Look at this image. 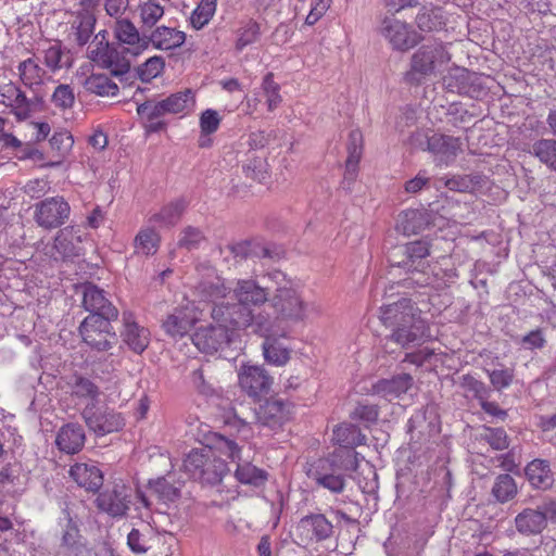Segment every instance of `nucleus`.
I'll return each mask as SVG.
<instances>
[{
    "instance_id": "nucleus-1",
    "label": "nucleus",
    "mask_w": 556,
    "mask_h": 556,
    "mask_svg": "<svg viewBox=\"0 0 556 556\" xmlns=\"http://www.w3.org/2000/svg\"><path fill=\"white\" fill-rule=\"evenodd\" d=\"M270 291L253 278L238 279L231 287L230 299L236 302L215 304L211 311L213 320L228 327H253L255 332L265 333L270 330L271 323L262 314L255 315L253 307H260L268 302Z\"/></svg>"
},
{
    "instance_id": "nucleus-2",
    "label": "nucleus",
    "mask_w": 556,
    "mask_h": 556,
    "mask_svg": "<svg viewBox=\"0 0 556 556\" xmlns=\"http://www.w3.org/2000/svg\"><path fill=\"white\" fill-rule=\"evenodd\" d=\"M208 450H192L184 460L185 471L202 484L216 485L222 482L228 468L227 464L215 457L211 450H216L219 454L231 460H240L241 448L238 443L217 432L207 435Z\"/></svg>"
},
{
    "instance_id": "nucleus-3",
    "label": "nucleus",
    "mask_w": 556,
    "mask_h": 556,
    "mask_svg": "<svg viewBox=\"0 0 556 556\" xmlns=\"http://www.w3.org/2000/svg\"><path fill=\"white\" fill-rule=\"evenodd\" d=\"M274 283L269 295V306L278 321L299 323L306 318L308 304L304 301L301 288L285 273L275 269L264 275Z\"/></svg>"
},
{
    "instance_id": "nucleus-4",
    "label": "nucleus",
    "mask_w": 556,
    "mask_h": 556,
    "mask_svg": "<svg viewBox=\"0 0 556 556\" xmlns=\"http://www.w3.org/2000/svg\"><path fill=\"white\" fill-rule=\"evenodd\" d=\"M352 452L345 454L331 453L326 458L317 459L309 468L307 476L332 493L344 491L346 478L357 471L358 462L353 459Z\"/></svg>"
},
{
    "instance_id": "nucleus-5",
    "label": "nucleus",
    "mask_w": 556,
    "mask_h": 556,
    "mask_svg": "<svg viewBox=\"0 0 556 556\" xmlns=\"http://www.w3.org/2000/svg\"><path fill=\"white\" fill-rule=\"evenodd\" d=\"M415 319L414 305L409 299L402 298L384 305V326L395 328L391 340L402 346L415 342L419 337Z\"/></svg>"
},
{
    "instance_id": "nucleus-6",
    "label": "nucleus",
    "mask_w": 556,
    "mask_h": 556,
    "mask_svg": "<svg viewBox=\"0 0 556 556\" xmlns=\"http://www.w3.org/2000/svg\"><path fill=\"white\" fill-rule=\"evenodd\" d=\"M450 60L451 55L442 42L433 41L422 45L412 55L410 68L405 73V80L419 85Z\"/></svg>"
},
{
    "instance_id": "nucleus-7",
    "label": "nucleus",
    "mask_w": 556,
    "mask_h": 556,
    "mask_svg": "<svg viewBox=\"0 0 556 556\" xmlns=\"http://www.w3.org/2000/svg\"><path fill=\"white\" fill-rule=\"evenodd\" d=\"M412 144L424 150L429 151L439 165L452 164L458 154L463 151V142L460 138L433 134L431 136H424L416 132L410 138Z\"/></svg>"
},
{
    "instance_id": "nucleus-8",
    "label": "nucleus",
    "mask_w": 556,
    "mask_h": 556,
    "mask_svg": "<svg viewBox=\"0 0 556 556\" xmlns=\"http://www.w3.org/2000/svg\"><path fill=\"white\" fill-rule=\"evenodd\" d=\"M116 319L88 315L79 326L84 342L99 352L112 349L117 343V336L111 321Z\"/></svg>"
},
{
    "instance_id": "nucleus-9",
    "label": "nucleus",
    "mask_w": 556,
    "mask_h": 556,
    "mask_svg": "<svg viewBox=\"0 0 556 556\" xmlns=\"http://www.w3.org/2000/svg\"><path fill=\"white\" fill-rule=\"evenodd\" d=\"M81 417L87 427L97 435L119 431L125 426L124 418L119 413L97 407L94 403H89L84 407Z\"/></svg>"
},
{
    "instance_id": "nucleus-10",
    "label": "nucleus",
    "mask_w": 556,
    "mask_h": 556,
    "mask_svg": "<svg viewBox=\"0 0 556 556\" xmlns=\"http://www.w3.org/2000/svg\"><path fill=\"white\" fill-rule=\"evenodd\" d=\"M430 242L420 239L394 248L391 251L389 262L391 266H397L407 271L420 270L424 260L430 255Z\"/></svg>"
},
{
    "instance_id": "nucleus-11",
    "label": "nucleus",
    "mask_w": 556,
    "mask_h": 556,
    "mask_svg": "<svg viewBox=\"0 0 556 556\" xmlns=\"http://www.w3.org/2000/svg\"><path fill=\"white\" fill-rule=\"evenodd\" d=\"M216 325L199 328L192 336L194 345L203 353L212 354L230 342V332L244 329L243 327H228L214 320Z\"/></svg>"
},
{
    "instance_id": "nucleus-12",
    "label": "nucleus",
    "mask_w": 556,
    "mask_h": 556,
    "mask_svg": "<svg viewBox=\"0 0 556 556\" xmlns=\"http://www.w3.org/2000/svg\"><path fill=\"white\" fill-rule=\"evenodd\" d=\"M71 206L63 197H51L36 204L35 220L45 229L62 226L70 217Z\"/></svg>"
},
{
    "instance_id": "nucleus-13",
    "label": "nucleus",
    "mask_w": 556,
    "mask_h": 556,
    "mask_svg": "<svg viewBox=\"0 0 556 556\" xmlns=\"http://www.w3.org/2000/svg\"><path fill=\"white\" fill-rule=\"evenodd\" d=\"M239 384L249 396L257 397L270 391L273 378L264 367L248 365L239 371Z\"/></svg>"
},
{
    "instance_id": "nucleus-14",
    "label": "nucleus",
    "mask_w": 556,
    "mask_h": 556,
    "mask_svg": "<svg viewBox=\"0 0 556 556\" xmlns=\"http://www.w3.org/2000/svg\"><path fill=\"white\" fill-rule=\"evenodd\" d=\"M348 157L345 161V169L341 187L345 191H352V186L358 176V163L363 155V135L361 130L353 129L350 131L346 143Z\"/></svg>"
},
{
    "instance_id": "nucleus-15",
    "label": "nucleus",
    "mask_w": 556,
    "mask_h": 556,
    "mask_svg": "<svg viewBox=\"0 0 556 556\" xmlns=\"http://www.w3.org/2000/svg\"><path fill=\"white\" fill-rule=\"evenodd\" d=\"M129 490L124 484H115L111 490L100 493L96 500L100 510L112 517H123L129 509Z\"/></svg>"
},
{
    "instance_id": "nucleus-16",
    "label": "nucleus",
    "mask_w": 556,
    "mask_h": 556,
    "mask_svg": "<svg viewBox=\"0 0 556 556\" xmlns=\"http://www.w3.org/2000/svg\"><path fill=\"white\" fill-rule=\"evenodd\" d=\"M407 431L414 444L428 442L439 432L437 416L428 409H419L408 420Z\"/></svg>"
},
{
    "instance_id": "nucleus-17",
    "label": "nucleus",
    "mask_w": 556,
    "mask_h": 556,
    "mask_svg": "<svg viewBox=\"0 0 556 556\" xmlns=\"http://www.w3.org/2000/svg\"><path fill=\"white\" fill-rule=\"evenodd\" d=\"M83 305L89 315L99 317L117 318L118 311L106 298L104 290L93 283L84 286Z\"/></svg>"
},
{
    "instance_id": "nucleus-18",
    "label": "nucleus",
    "mask_w": 556,
    "mask_h": 556,
    "mask_svg": "<svg viewBox=\"0 0 556 556\" xmlns=\"http://www.w3.org/2000/svg\"><path fill=\"white\" fill-rule=\"evenodd\" d=\"M296 530L302 540L321 542L333 533L332 523L323 514H312L300 519Z\"/></svg>"
},
{
    "instance_id": "nucleus-19",
    "label": "nucleus",
    "mask_w": 556,
    "mask_h": 556,
    "mask_svg": "<svg viewBox=\"0 0 556 556\" xmlns=\"http://www.w3.org/2000/svg\"><path fill=\"white\" fill-rule=\"evenodd\" d=\"M291 404L282 399L270 397L256 410L257 422L277 429L289 418Z\"/></svg>"
},
{
    "instance_id": "nucleus-20",
    "label": "nucleus",
    "mask_w": 556,
    "mask_h": 556,
    "mask_svg": "<svg viewBox=\"0 0 556 556\" xmlns=\"http://www.w3.org/2000/svg\"><path fill=\"white\" fill-rule=\"evenodd\" d=\"M478 79V76L468 70L456 67L443 77V85L451 92L477 98L480 93Z\"/></svg>"
},
{
    "instance_id": "nucleus-21",
    "label": "nucleus",
    "mask_w": 556,
    "mask_h": 556,
    "mask_svg": "<svg viewBox=\"0 0 556 556\" xmlns=\"http://www.w3.org/2000/svg\"><path fill=\"white\" fill-rule=\"evenodd\" d=\"M198 317L192 308L180 307L175 308L173 313L168 314L163 320L162 327L166 334L176 339L182 338L193 328Z\"/></svg>"
},
{
    "instance_id": "nucleus-22",
    "label": "nucleus",
    "mask_w": 556,
    "mask_h": 556,
    "mask_svg": "<svg viewBox=\"0 0 556 556\" xmlns=\"http://www.w3.org/2000/svg\"><path fill=\"white\" fill-rule=\"evenodd\" d=\"M86 434L81 425L68 422L63 425L55 437V445L62 453L74 455L85 446Z\"/></svg>"
},
{
    "instance_id": "nucleus-23",
    "label": "nucleus",
    "mask_w": 556,
    "mask_h": 556,
    "mask_svg": "<svg viewBox=\"0 0 556 556\" xmlns=\"http://www.w3.org/2000/svg\"><path fill=\"white\" fill-rule=\"evenodd\" d=\"M88 58L103 68L111 70V74L115 77H122L130 71L129 62L126 60L121 61L118 52L110 48L109 43H105L101 48H90Z\"/></svg>"
},
{
    "instance_id": "nucleus-24",
    "label": "nucleus",
    "mask_w": 556,
    "mask_h": 556,
    "mask_svg": "<svg viewBox=\"0 0 556 556\" xmlns=\"http://www.w3.org/2000/svg\"><path fill=\"white\" fill-rule=\"evenodd\" d=\"M65 523L62 526L61 548H64L71 556H94L83 536L80 535L77 523L68 513L65 515Z\"/></svg>"
},
{
    "instance_id": "nucleus-25",
    "label": "nucleus",
    "mask_w": 556,
    "mask_h": 556,
    "mask_svg": "<svg viewBox=\"0 0 556 556\" xmlns=\"http://www.w3.org/2000/svg\"><path fill=\"white\" fill-rule=\"evenodd\" d=\"M80 229L68 226L61 229L53 243V249L62 260H73L83 253Z\"/></svg>"
},
{
    "instance_id": "nucleus-26",
    "label": "nucleus",
    "mask_w": 556,
    "mask_h": 556,
    "mask_svg": "<svg viewBox=\"0 0 556 556\" xmlns=\"http://www.w3.org/2000/svg\"><path fill=\"white\" fill-rule=\"evenodd\" d=\"M68 473L80 488L88 492H98L103 485V473L94 463H76Z\"/></svg>"
},
{
    "instance_id": "nucleus-27",
    "label": "nucleus",
    "mask_w": 556,
    "mask_h": 556,
    "mask_svg": "<svg viewBox=\"0 0 556 556\" xmlns=\"http://www.w3.org/2000/svg\"><path fill=\"white\" fill-rule=\"evenodd\" d=\"M333 441L339 445L332 453L345 454L352 452L353 459L358 462L355 447L365 442L359 429L350 424H342L333 430Z\"/></svg>"
},
{
    "instance_id": "nucleus-28",
    "label": "nucleus",
    "mask_w": 556,
    "mask_h": 556,
    "mask_svg": "<svg viewBox=\"0 0 556 556\" xmlns=\"http://www.w3.org/2000/svg\"><path fill=\"white\" fill-rule=\"evenodd\" d=\"M124 330L122 337L124 342L137 354H141L149 345L150 332L140 327L130 313L123 314Z\"/></svg>"
},
{
    "instance_id": "nucleus-29",
    "label": "nucleus",
    "mask_w": 556,
    "mask_h": 556,
    "mask_svg": "<svg viewBox=\"0 0 556 556\" xmlns=\"http://www.w3.org/2000/svg\"><path fill=\"white\" fill-rule=\"evenodd\" d=\"M525 475L533 489L546 491L554 485V472L546 459L536 458L528 463Z\"/></svg>"
},
{
    "instance_id": "nucleus-30",
    "label": "nucleus",
    "mask_w": 556,
    "mask_h": 556,
    "mask_svg": "<svg viewBox=\"0 0 556 556\" xmlns=\"http://www.w3.org/2000/svg\"><path fill=\"white\" fill-rule=\"evenodd\" d=\"M0 103L10 108L17 121L27 119L28 98L15 84L9 83L0 87Z\"/></svg>"
},
{
    "instance_id": "nucleus-31",
    "label": "nucleus",
    "mask_w": 556,
    "mask_h": 556,
    "mask_svg": "<svg viewBox=\"0 0 556 556\" xmlns=\"http://www.w3.org/2000/svg\"><path fill=\"white\" fill-rule=\"evenodd\" d=\"M114 35L118 42L134 47L136 52L149 47L148 36L141 35L135 24L127 18L116 20Z\"/></svg>"
},
{
    "instance_id": "nucleus-32",
    "label": "nucleus",
    "mask_w": 556,
    "mask_h": 556,
    "mask_svg": "<svg viewBox=\"0 0 556 556\" xmlns=\"http://www.w3.org/2000/svg\"><path fill=\"white\" fill-rule=\"evenodd\" d=\"M384 31L389 42L395 50H408L419 41L416 31L412 30L406 23L400 21H395L384 27Z\"/></svg>"
},
{
    "instance_id": "nucleus-33",
    "label": "nucleus",
    "mask_w": 556,
    "mask_h": 556,
    "mask_svg": "<svg viewBox=\"0 0 556 556\" xmlns=\"http://www.w3.org/2000/svg\"><path fill=\"white\" fill-rule=\"evenodd\" d=\"M70 21V38L78 46H85L94 33V13H73Z\"/></svg>"
},
{
    "instance_id": "nucleus-34",
    "label": "nucleus",
    "mask_w": 556,
    "mask_h": 556,
    "mask_svg": "<svg viewBox=\"0 0 556 556\" xmlns=\"http://www.w3.org/2000/svg\"><path fill=\"white\" fill-rule=\"evenodd\" d=\"M516 530L522 535H538L546 528L543 514L538 508H525L515 517Z\"/></svg>"
},
{
    "instance_id": "nucleus-35",
    "label": "nucleus",
    "mask_w": 556,
    "mask_h": 556,
    "mask_svg": "<svg viewBox=\"0 0 556 556\" xmlns=\"http://www.w3.org/2000/svg\"><path fill=\"white\" fill-rule=\"evenodd\" d=\"M429 225L428 214L420 210L402 211L396 218L395 228L405 236L421 232Z\"/></svg>"
},
{
    "instance_id": "nucleus-36",
    "label": "nucleus",
    "mask_w": 556,
    "mask_h": 556,
    "mask_svg": "<svg viewBox=\"0 0 556 556\" xmlns=\"http://www.w3.org/2000/svg\"><path fill=\"white\" fill-rule=\"evenodd\" d=\"M40 54L43 64L52 73L72 66L70 52L63 48L59 40L49 42L47 47L40 50Z\"/></svg>"
},
{
    "instance_id": "nucleus-37",
    "label": "nucleus",
    "mask_w": 556,
    "mask_h": 556,
    "mask_svg": "<svg viewBox=\"0 0 556 556\" xmlns=\"http://www.w3.org/2000/svg\"><path fill=\"white\" fill-rule=\"evenodd\" d=\"M445 21L443 9L431 3L421 5L415 18L418 29L425 33L442 29Z\"/></svg>"
},
{
    "instance_id": "nucleus-38",
    "label": "nucleus",
    "mask_w": 556,
    "mask_h": 556,
    "mask_svg": "<svg viewBox=\"0 0 556 556\" xmlns=\"http://www.w3.org/2000/svg\"><path fill=\"white\" fill-rule=\"evenodd\" d=\"M148 40L156 49L170 50L184 45L186 34L173 27L160 26L148 36Z\"/></svg>"
},
{
    "instance_id": "nucleus-39",
    "label": "nucleus",
    "mask_w": 556,
    "mask_h": 556,
    "mask_svg": "<svg viewBox=\"0 0 556 556\" xmlns=\"http://www.w3.org/2000/svg\"><path fill=\"white\" fill-rule=\"evenodd\" d=\"M197 289L204 300L211 301L214 304L225 302L224 300L228 295L231 296V287H227L224 279L218 276L203 279L199 282Z\"/></svg>"
},
{
    "instance_id": "nucleus-40",
    "label": "nucleus",
    "mask_w": 556,
    "mask_h": 556,
    "mask_svg": "<svg viewBox=\"0 0 556 556\" xmlns=\"http://www.w3.org/2000/svg\"><path fill=\"white\" fill-rule=\"evenodd\" d=\"M188 201L185 198H178L164 205L160 212L153 214L150 217V223L157 224L160 226H174L176 225L186 208L188 207Z\"/></svg>"
},
{
    "instance_id": "nucleus-41",
    "label": "nucleus",
    "mask_w": 556,
    "mask_h": 556,
    "mask_svg": "<svg viewBox=\"0 0 556 556\" xmlns=\"http://www.w3.org/2000/svg\"><path fill=\"white\" fill-rule=\"evenodd\" d=\"M72 396L90 401L91 403L97 402L101 394L100 388L88 377L80 374H75L68 381Z\"/></svg>"
},
{
    "instance_id": "nucleus-42",
    "label": "nucleus",
    "mask_w": 556,
    "mask_h": 556,
    "mask_svg": "<svg viewBox=\"0 0 556 556\" xmlns=\"http://www.w3.org/2000/svg\"><path fill=\"white\" fill-rule=\"evenodd\" d=\"M355 477H352L355 479L358 483L359 489L364 494L374 496V500L378 502V490H379V476L377 473L376 468L366 462L364 465H359L357 467V470Z\"/></svg>"
},
{
    "instance_id": "nucleus-43",
    "label": "nucleus",
    "mask_w": 556,
    "mask_h": 556,
    "mask_svg": "<svg viewBox=\"0 0 556 556\" xmlns=\"http://www.w3.org/2000/svg\"><path fill=\"white\" fill-rule=\"evenodd\" d=\"M86 91L99 97H114L118 86L105 74H91L84 81Z\"/></svg>"
},
{
    "instance_id": "nucleus-44",
    "label": "nucleus",
    "mask_w": 556,
    "mask_h": 556,
    "mask_svg": "<svg viewBox=\"0 0 556 556\" xmlns=\"http://www.w3.org/2000/svg\"><path fill=\"white\" fill-rule=\"evenodd\" d=\"M529 153L535 156L548 169L556 172V140L539 139L534 141Z\"/></svg>"
},
{
    "instance_id": "nucleus-45",
    "label": "nucleus",
    "mask_w": 556,
    "mask_h": 556,
    "mask_svg": "<svg viewBox=\"0 0 556 556\" xmlns=\"http://www.w3.org/2000/svg\"><path fill=\"white\" fill-rule=\"evenodd\" d=\"M20 78L27 87L39 86L46 75L45 68L39 65V59L28 58L17 66Z\"/></svg>"
},
{
    "instance_id": "nucleus-46",
    "label": "nucleus",
    "mask_w": 556,
    "mask_h": 556,
    "mask_svg": "<svg viewBox=\"0 0 556 556\" xmlns=\"http://www.w3.org/2000/svg\"><path fill=\"white\" fill-rule=\"evenodd\" d=\"M160 242L159 233L151 227L141 228L134 239L135 253L139 255H153Z\"/></svg>"
},
{
    "instance_id": "nucleus-47",
    "label": "nucleus",
    "mask_w": 556,
    "mask_h": 556,
    "mask_svg": "<svg viewBox=\"0 0 556 556\" xmlns=\"http://www.w3.org/2000/svg\"><path fill=\"white\" fill-rule=\"evenodd\" d=\"M168 114L188 112L194 105V94L190 89L179 91L162 100Z\"/></svg>"
},
{
    "instance_id": "nucleus-48",
    "label": "nucleus",
    "mask_w": 556,
    "mask_h": 556,
    "mask_svg": "<svg viewBox=\"0 0 556 556\" xmlns=\"http://www.w3.org/2000/svg\"><path fill=\"white\" fill-rule=\"evenodd\" d=\"M518 493L515 479L508 473H502L496 477L492 486V495L500 503H506L513 500Z\"/></svg>"
},
{
    "instance_id": "nucleus-49",
    "label": "nucleus",
    "mask_w": 556,
    "mask_h": 556,
    "mask_svg": "<svg viewBox=\"0 0 556 556\" xmlns=\"http://www.w3.org/2000/svg\"><path fill=\"white\" fill-rule=\"evenodd\" d=\"M235 476L243 484L261 486L267 481V472L250 463L239 464Z\"/></svg>"
},
{
    "instance_id": "nucleus-50",
    "label": "nucleus",
    "mask_w": 556,
    "mask_h": 556,
    "mask_svg": "<svg viewBox=\"0 0 556 556\" xmlns=\"http://www.w3.org/2000/svg\"><path fill=\"white\" fill-rule=\"evenodd\" d=\"M263 354L267 363L282 366L290 359V351L277 340L266 339L263 343Z\"/></svg>"
},
{
    "instance_id": "nucleus-51",
    "label": "nucleus",
    "mask_w": 556,
    "mask_h": 556,
    "mask_svg": "<svg viewBox=\"0 0 556 556\" xmlns=\"http://www.w3.org/2000/svg\"><path fill=\"white\" fill-rule=\"evenodd\" d=\"M458 384L467 395L470 394L473 399L478 400L479 403L484 399H489L491 393V390L483 381L470 374L459 377Z\"/></svg>"
},
{
    "instance_id": "nucleus-52",
    "label": "nucleus",
    "mask_w": 556,
    "mask_h": 556,
    "mask_svg": "<svg viewBox=\"0 0 556 556\" xmlns=\"http://www.w3.org/2000/svg\"><path fill=\"white\" fill-rule=\"evenodd\" d=\"M211 366L202 365L191 372V382L203 395H213L215 392L213 377L210 375Z\"/></svg>"
},
{
    "instance_id": "nucleus-53",
    "label": "nucleus",
    "mask_w": 556,
    "mask_h": 556,
    "mask_svg": "<svg viewBox=\"0 0 556 556\" xmlns=\"http://www.w3.org/2000/svg\"><path fill=\"white\" fill-rule=\"evenodd\" d=\"M217 0H201L192 12L190 22L195 29L204 27L216 11Z\"/></svg>"
},
{
    "instance_id": "nucleus-54",
    "label": "nucleus",
    "mask_w": 556,
    "mask_h": 556,
    "mask_svg": "<svg viewBox=\"0 0 556 556\" xmlns=\"http://www.w3.org/2000/svg\"><path fill=\"white\" fill-rule=\"evenodd\" d=\"M238 37L236 40V50L242 51L245 47L256 42L260 38L261 30L260 25L255 21L245 22L237 33Z\"/></svg>"
},
{
    "instance_id": "nucleus-55",
    "label": "nucleus",
    "mask_w": 556,
    "mask_h": 556,
    "mask_svg": "<svg viewBox=\"0 0 556 556\" xmlns=\"http://www.w3.org/2000/svg\"><path fill=\"white\" fill-rule=\"evenodd\" d=\"M150 488L157 498L164 503H172L180 497V489L165 478H159L150 482Z\"/></svg>"
},
{
    "instance_id": "nucleus-56",
    "label": "nucleus",
    "mask_w": 556,
    "mask_h": 556,
    "mask_svg": "<svg viewBox=\"0 0 556 556\" xmlns=\"http://www.w3.org/2000/svg\"><path fill=\"white\" fill-rule=\"evenodd\" d=\"M242 169L248 178L258 182H263L268 177V164L266 160L261 156L248 159Z\"/></svg>"
},
{
    "instance_id": "nucleus-57",
    "label": "nucleus",
    "mask_w": 556,
    "mask_h": 556,
    "mask_svg": "<svg viewBox=\"0 0 556 556\" xmlns=\"http://www.w3.org/2000/svg\"><path fill=\"white\" fill-rule=\"evenodd\" d=\"M52 150H55L60 159H64L73 148L74 139L67 130L56 131L50 139ZM62 160L51 163V166L60 165Z\"/></svg>"
},
{
    "instance_id": "nucleus-58",
    "label": "nucleus",
    "mask_w": 556,
    "mask_h": 556,
    "mask_svg": "<svg viewBox=\"0 0 556 556\" xmlns=\"http://www.w3.org/2000/svg\"><path fill=\"white\" fill-rule=\"evenodd\" d=\"M413 378L408 374L399 375L391 380H384V397L391 396L389 401L393 397H397L403 393H406L407 390L412 387Z\"/></svg>"
},
{
    "instance_id": "nucleus-59",
    "label": "nucleus",
    "mask_w": 556,
    "mask_h": 556,
    "mask_svg": "<svg viewBox=\"0 0 556 556\" xmlns=\"http://www.w3.org/2000/svg\"><path fill=\"white\" fill-rule=\"evenodd\" d=\"M262 89L266 97V102L269 111H274L282 101L279 94L280 87L274 80L273 73H267L262 83Z\"/></svg>"
},
{
    "instance_id": "nucleus-60",
    "label": "nucleus",
    "mask_w": 556,
    "mask_h": 556,
    "mask_svg": "<svg viewBox=\"0 0 556 556\" xmlns=\"http://www.w3.org/2000/svg\"><path fill=\"white\" fill-rule=\"evenodd\" d=\"M546 342L545 333L541 328L531 330L516 339V343L519 344L521 349L528 351L541 350L546 345Z\"/></svg>"
},
{
    "instance_id": "nucleus-61",
    "label": "nucleus",
    "mask_w": 556,
    "mask_h": 556,
    "mask_svg": "<svg viewBox=\"0 0 556 556\" xmlns=\"http://www.w3.org/2000/svg\"><path fill=\"white\" fill-rule=\"evenodd\" d=\"M140 18L144 27H153L157 21L164 15V9L153 1L144 2L139 7Z\"/></svg>"
},
{
    "instance_id": "nucleus-62",
    "label": "nucleus",
    "mask_w": 556,
    "mask_h": 556,
    "mask_svg": "<svg viewBox=\"0 0 556 556\" xmlns=\"http://www.w3.org/2000/svg\"><path fill=\"white\" fill-rule=\"evenodd\" d=\"M51 102L61 110L71 109L75 102L73 88L66 84L59 85L51 96Z\"/></svg>"
},
{
    "instance_id": "nucleus-63",
    "label": "nucleus",
    "mask_w": 556,
    "mask_h": 556,
    "mask_svg": "<svg viewBox=\"0 0 556 556\" xmlns=\"http://www.w3.org/2000/svg\"><path fill=\"white\" fill-rule=\"evenodd\" d=\"M481 439L485 441L494 450L502 451L508 447V437L503 428H485L481 434Z\"/></svg>"
},
{
    "instance_id": "nucleus-64",
    "label": "nucleus",
    "mask_w": 556,
    "mask_h": 556,
    "mask_svg": "<svg viewBox=\"0 0 556 556\" xmlns=\"http://www.w3.org/2000/svg\"><path fill=\"white\" fill-rule=\"evenodd\" d=\"M137 113L144 119H157L168 114L163 101L147 100L137 108Z\"/></svg>"
}]
</instances>
